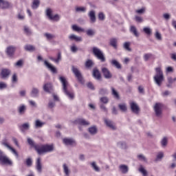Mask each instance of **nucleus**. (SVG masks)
Returning a JSON list of instances; mask_svg holds the SVG:
<instances>
[{"label":"nucleus","instance_id":"f257e3e1","mask_svg":"<svg viewBox=\"0 0 176 176\" xmlns=\"http://www.w3.org/2000/svg\"><path fill=\"white\" fill-rule=\"evenodd\" d=\"M59 80L62 83L63 93L69 100H74V98H75V94H74L72 87H71V85L68 81H67V79L63 76H60Z\"/></svg>","mask_w":176,"mask_h":176},{"label":"nucleus","instance_id":"f03ea898","mask_svg":"<svg viewBox=\"0 0 176 176\" xmlns=\"http://www.w3.org/2000/svg\"><path fill=\"white\" fill-rule=\"evenodd\" d=\"M34 149L38 155H43V153L53 152L54 146L53 144H36Z\"/></svg>","mask_w":176,"mask_h":176},{"label":"nucleus","instance_id":"7ed1b4c3","mask_svg":"<svg viewBox=\"0 0 176 176\" xmlns=\"http://www.w3.org/2000/svg\"><path fill=\"white\" fill-rule=\"evenodd\" d=\"M164 80V76L163 74V71L160 67L155 68V75L154 76V82L157 85V86H162Z\"/></svg>","mask_w":176,"mask_h":176},{"label":"nucleus","instance_id":"20e7f679","mask_svg":"<svg viewBox=\"0 0 176 176\" xmlns=\"http://www.w3.org/2000/svg\"><path fill=\"white\" fill-rule=\"evenodd\" d=\"M92 52L94 54L95 57L100 60L101 63H105V56L104 52L97 47H94L92 48Z\"/></svg>","mask_w":176,"mask_h":176},{"label":"nucleus","instance_id":"39448f33","mask_svg":"<svg viewBox=\"0 0 176 176\" xmlns=\"http://www.w3.org/2000/svg\"><path fill=\"white\" fill-rule=\"evenodd\" d=\"M163 104L156 103L154 106V111L157 118H162L163 116Z\"/></svg>","mask_w":176,"mask_h":176},{"label":"nucleus","instance_id":"423d86ee","mask_svg":"<svg viewBox=\"0 0 176 176\" xmlns=\"http://www.w3.org/2000/svg\"><path fill=\"white\" fill-rule=\"evenodd\" d=\"M0 163L1 164H8L9 166H12V161L8 158L6 155L0 150Z\"/></svg>","mask_w":176,"mask_h":176},{"label":"nucleus","instance_id":"0eeeda50","mask_svg":"<svg viewBox=\"0 0 176 176\" xmlns=\"http://www.w3.org/2000/svg\"><path fill=\"white\" fill-rule=\"evenodd\" d=\"M72 71L73 74H74L76 78H77L78 80L80 82V83H83V77H82V74L78 69V68L75 67L74 66H72Z\"/></svg>","mask_w":176,"mask_h":176},{"label":"nucleus","instance_id":"6e6552de","mask_svg":"<svg viewBox=\"0 0 176 176\" xmlns=\"http://www.w3.org/2000/svg\"><path fill=\"white\" fill-rule=\"evenodd\" d=\"M16 52L15 47H13L12 45L8 46L6 50V53L10 58H13L14 56V52Z\"/></svg>","mask_w":176,"mask_h":176},{"label":"nucleus","instance_id":"1a4fd4ad","mask_svg":"<svg viewBox=\"0 0 176 176\" xmlns=\"http://www.w3.org/2000/svg\"><path fill=\"white\" fill-rule=\"evenodd\" d=\"M30 122H25L19 126V129L21 133H25L27 131L30 130Z\"/></svg>","mask_w":176,"mask_h":176},{"label":"nucleus","instance_id":"9d476101","mask_svg":"<svg viewBox=\"0 0 176 176\" xmlns=\"http://www.w3.org/2000/svg\"><path fill=\"white\" fill-rule=\"evenodd\" d=\"M130 107L133 113L138 114L140 113V107H138V104H137V103L131 102L130 103Z\"/></svg>","mask_w":176,"mask_h":176},{"label":"nucleus","instance_id":"9b49d317","mask_svg":"<svg viewBox=\"0 0 176 176\" xmlns=\"http://www.w3.org/2000/svg\"><path fill=\"white\" fill-rule=\"evenodd\" d=\"M3 145L4 146H6V148H8V149H9V151H10L12 152V153H13V155H16V157H19V153H17L16 149H14L13 147H12L10 145H9V144H8V142H3Z\"/></svg>","mask_w":176,"mask_h":176},{"label":"nucleus","instance_id":"f8f14e48","mask_svg":"<svg viewBox=\"0 0 176 176\" xmlns=\"http://www.w3.org/2000/svg\"><path fill=\"white\" fill-rule=\"evenodd\" d=\"M102 72L106 79H111L112 78L111 72L107 67L102 68Z\"/></svg>","mask_w":176,"mask_h":176},{"label":"nucleus","instance_id":"ddd939ff","mask_svg":"<svg viewBox=\"0 0 176 176\" xmlns=\"http://www.w3.org/2000/svg\"><path fill=\"white\" fill-rule=\"evenodd\" d=\"M19 115H24L27 111V106L25 104H20L17 108Z\"/></svg>","mask_w":176,"mask_h":176},{"label":"nucleus","instance_id":"4468645a","mask_svg":"<svg viewBox=\"0 0 176 176\" xmlns=\"http://www.w3.org/2000/svg\"><path fill=\"white\" fill-rule=\"evenodd\" d=\"M44 64L45 67H47V68H48V69L51 71V72H53V74H57V69H56V67H53V65L49 63L47 60H45Z\"/></svg>","mask_w":176,"mask_h":176},{"label":"nucleus","instance_id":"2eb2a0df","mask_svg":"<svg viewBox=\"0 0 176 176\" xmlns=\"http://www.w3.org/2000/svg\"><path fill=\"white\" fill-rule=\"evenodd\" d=\"M76 122L77 123V124H80V126H89L90 125V122H89V121L83 119V118H80V119H77L76 120Z\"/></svg>","mask_w":176,"mask_h":176},{"label":"nucleus","instance_id":"dca6fc26","mask_svg":"<svg viewBox=\"0 0 176 176\" xmlns=\"http://www.w3.org/2000/svg\"><path fill=\"white\" fill-rule=\"evenodd\" d=\"M88 16L89 17L91 23H95L96 21V11L94 10H91L88 13Z\"/></svg>","mask_w":176,"mask_h":176},{"label":"nucleus","instance_id":"f3484780","mask_svg":"<svg viewBox=\"0 0 176 176\" xmlns=\"http://www.w3.org/2000/svg\"><path fill=\"white\" fill-rule=\"evenodd\" d=\"M1 75L3 79L9 78V76L10 75V70H9V69H3L1 70Z\"/></svg>","mask_w":176,"mask_h":176},{"label":"nucleus","instance_id":"a211bd4d","mask_svg":"<svg viewBox=\"0 0 176 176\" xmlns=\"http://www.w3.org/2000/svg\"><path fill=\"white\" fill-rule=\"evenodd\" d=\"M43 90L46 93H52L53 91V85L51 83H46L43 85Z\"/></svg>","mask_w":176,"mask_h":176},{"label":"nucleus","instance_id":"6ab92c4d","mask_svg":"<svg viewBox=\"0 0 176 176\" xmlns=\"http://www.w3.org/2000/svg\"><path fill=\"white\" fill-rule=\"evenodd\" d=\"M30 96L34 98L39 97V89H38V88L33 87L30 92Z\"/></svg>","mask_w":176,"mask_h":176},{"label":"nucleus","instance_id":"aec40b11","mask_svg":"<svg viewBox=\"0 0 176 176\" xmlns=\"http://www.w3.org/2000/svg\"><path fill=\"white\" fill-rule=\"evenodd\" d=\"M50 60L54 61V63H55L56 64H58V63H60V61H61L62 60L61 52L58 53L56 58L51 56L50 57Z\"/></svg>","mask_w":176,"mask_h":176},{"label":"nucleus","instance_id":"412c9836","mask_svg":"<svg viewBox=\"0 0 176 176\" xmlns=\"http://www.w3.org/2000/svg\"><path fill=\"white\" fill-rule=\"evenodd\" d=\"M63 141L65 145H75V140L72 138H64Z\"/></svg>","mask_w":176,"mask_h":176},{"label":"nucleus","instance_id":"4be33fe9","mask_svg":"<svg viewBox=\"0 0 176 176\" xmlns=\"http://www.w3.org/2000/svg\"><path fill=\"white\" fill-rule=\"evenodd\" d=\"M45 123L43 122H41L40 120H36L34 122V128L36 129H42L43 126H45Z\"/></svg>","mask_w":176,"mask_h":176},{"label":"nucleus","instance_id":"5701e85b","mask_svg":"<svg viewBox=\"0 0 176 176\" xmlns=\"http://www.w3.org/2000/svg\"><path fill=\"white\" fill-rule=\"evenodd\" d=\"M93 76L95 79H97V80H100V79H101V74L100 73V71L97 69H94Z\"/></svg>","mask_w":176,"mask_h":176},{"label":"nucleus","instance_id":"b1692460","mask_svg":"<svg viewBox=\"0 0 176 176\" xmlns=\"http://www.w3.org/2000/svg\"><path fill=\"white\" fill-rule=\"evenodd\" d=\"M36 169L38 173H42V164L41 163V159L38 158L36 162Z\"/></svg>","mask_w":176,"mask_h":176},{"label":"nucleus","instance_id":"393cba45","mask_svg":"<svg viewBox=\"0 0 176 176\" xmlns=\"http://www.w3.org/2000/svg\"><path fill=\"white\" fill-rule=\"evenodd\" d=\"M69 39H70V41H75L76 42H82V37L77 36L75 34H71L69 36Z\"/></svg>","mask_w":176,"mask_h":176},{"label":"nucleus","instance_id":"a878e982","mask_svg":"<svg viewBox=\"0 0 176 176\" xmlns=\"http://www.w3.org/2000/svg\"><path fill=\"white\" fill-rule=\"evenodd\" d=\"M0 8L1 9H8V8H9V3L8 1H5L4 0H1L0 3Z\"/></svg>","mask_w":176,"mask_h":176},{"label":"nucleus","instance_id":"bb28decb","mask_svg":"<svg viewBox=\"0 0 176 176\" xmlns=\"http://www.w3.org/2000/svg\"><path fill=\"white\" fill-rule=\"evenodd\" d=\"M120 170L122 171V174H126L129 172V167L126 165H120Z\"/></svg>","mask_w":176,"mask_h":176},{"label":"nucleus","instance_id":"cd10ccee","mask_svg":"<svg viewBox=\"0 0 176 176\" xmlns=\"http://www.w3.org/2000/svg\"><path fill=\"white\" fill-rule=\"evenodd\" d=\"M104 123L107 126H108V127H110V129L115 130V126H113V123L112 122V121L106 119L104 120Z\"/></svg>","mask_w":176,"mask_h":176},{"label":"nucleus","instance_id":"c85d7f7f","mask_svg":"<svg viewBox=\"0 0 176 176\" xmlns=\"http://www.w3.org/2000/svg\"><path fill=\"white\" fill-rule=\"evenodd\" d=\"M118 108L122 111V112H126L127 111V105L126 103H122L118 104Z\"/></svg>","mask_w":176,"mask_h":176},{"label":"nucleus","instance_id":"c756f323","mask_svg":"<svg viewBox=\"0 0 176 176\" xmlns=\"http://www.w3.org/2000/svg\"><path fill=\"white\" fill-rule=\"evenodd\" d=\"M117 43H118V38H111L110 39V45L115 49H116V47H118Z\"/></svg>","mask_w":176,"mask_h":176},{"label":"nucleus","instance_id":"7c9ffc66","mask_svg":"<svg viewBox=\"0 0 176 176\" xmlns=\"http://www.w3.org/2000/svg\"><path fill=\"white\" fill-rule=\"evenodd\" d=\"M137 157H138V160H140V162H144V163L148 162V160L146 159V157H145L142 154L138 155Z\"/></svg>","mask_w":176,"mask_h":176},{"label":"nucleus","instance_id":"2f4dec72","mask_svg":"<svg viewBox=\"0 0 176 176\" xmlns=\"http://www.w3.org/2000/svg\"><path fill=\"white\" fill-rule=\"evenodd\" d=\"M164 157V153L163 151H160L157 154L155 162H159V160H162Z\"/></svg>","mask_w":176,"mask_h":176},{"label":"nucleus","instance_id":"473e14b6","mask_svg":"<svg viewBox=\"0 0 176 176\" xmlns=\"http://www.w3.org/2000/svg\"><path fill=\"white\" fill-rule=\"evenodd\" d=\"M41 3V1L39 0H34L32 5V9H38L39 8V4Z\"/></svg>","mask_w":176,"mask_h":176},{"label":"nucleus","instance_id":"72a5a7b5","mask_svg":"<svg viewBox=\"0 0 176 176\" xmlns=\"http://www.w3.org/2000/svg\"><path fill=\"white\" fill-rule=\"evenodd\" d=\"M89 132L92 135H94L95 134H97V127H96V126L89 127Z\"/></svg>","mask_w":176,"mask_h":176},{"label":"nucleus","instance_id":"f704fd0d","mask_svg":"<svg viewBox=\"0 0 176 176\" xmlns=\"http://www.w3.org/2000/svg\"><path fill=\"white\" fill-rule=\"evenodd\" d=\"M131 32H132V34L136 36L137 37L140 36V34H138V32L137 31V28H135V26H131Z\"/></svg>","mask_w":176,"mask_h":176},{"label":"nucleus","instance_id":"c9c22d12","mask_svg":"<svg viewBox=\"0 0 176 176\" xmlns=\"http://www.w3.org/2000/svg\"><path fill=\"white\" fill-rule=\"evenodd\" d=\"M111 64H112V65H114V67H116L118 68V69H120V68H122L120 63H119V62H118V60H112Z\"/></svg>","mask_w":176,"mask_h":176},{"label":"nucleus","instance_id":"e433bc0d","mask_svg":"<svg viewBox=\"0 0 176 176\" xmlns=\"http://www.w3.org/2000/svg\"><path fill=\"white\" fill-rule=\"evenodd\" d=\"M25 50H27L28 52H34L35 50V47L31 45H26L25 46Z\"/></svg>","mask_w":176,"mask_h":176},{"label":"nucleus","instance_id":"4c0bfd02","mask_svg":"<svg viewBox=\"0 0 176 176\" xmlns=\"http://www.w3.org/2000/svg\"><path fill=\"white\" fill-rule=\"evenodd\" d=\"M139 171H140V173H142L143 176H147L148 175V172L146 171V170H145V168H144V166H142V165H140V168H139Z\"/></svg>","mask_w":176,"mask_h":176},{"label":"nucleus","instance_id":"58836bf2","mask_svg":"<svg viewBox=\"0 0 176 176\" xmlns=\"http://www.w3.org/2000/svg\"><path fill=\"white\" fill-rule=\"evenodd\" d=\"M124 49L127 50V52H131V48H130V42H125L123 45Z\"/></svg>","mask_w":176,"mask_h":176},{"label":"nucleus","instance_id":"ea45409f","mask_svg":"<svg viewBox=\"0 0 176 176\" xmlns=\"http://www.w3.org/2000/svg\"><path fill=\"white\" fill-rule=\"evenodd\" d=\"M118 146L119 148H121L122 149H126V148L127 147L126 142H119L118 143Z\"/></svg>","mask_w":176,"mask_h":176},{"label":"nucleus","instance_id":"a19ab883","mask_svg":"<svg viewBox=\"0 0 176 176\" xmlns=\"http://www.w3.org/2000/svg\"><path fill=\"white\" fill-rule=\"evenodd\" d=\"M72 30H73V31H76L77 32H80V31H81V32L84 31L83 29H82L81 28L78 27L76 25H72Z\"/></svg>","mask_w":176,"mask_h":176},{"label":"nucleus","instance_id":"79ce46f5","mask_svg":"<svg viewBox=\"0 0 176 176\" xmlns=\"http://www.w3.org/2000/svg\"><path fill=\"white\" fill-rule=\"evenodd\" d=\"M63 170L66 176H69V169L65 164H63Z\"/></svg>","mask_w":176,"mask_h":176},{"label":"nucleus","instance_id":"37998d69","mask_svg":"<svg viewBox=\"0 0 176 176\" xmlns=\"http://www.w3.org/2000/svg\"><path fill=\"white\" fill-rule=\"evenodd\" d=\"M99 94H101L102 96H104V94H108V89H107V88H101L99 90Z\"/></svg>","mask_w":176,"mask_h":176},{"label":"nucleus","instance_id":"c03bdc74","mask_svg":"<svg viewBox=\"0 0 176 176\" xmlns=\"http://www.w3.org/2000/svg\"><path fill=\"white\" fill-rule=\"evenodd\" d=\"M111 91L113 97H115V98L119 99V94L118 93V91H116V90H115V88L111 87Z\"/></svg>","mask_w":176,"mask_h":176},{"label":"nucleus","instance_id":"a18cd8bd","mask_svg":"<svg viewBox=\"0 0 176 176\" xmlns=\"http://www.w3.org/2000/svg\"><path fill=\"white\" fill-rule=\"evenodd\" d=\"M98 17L100 21H104V20H105V14H104V12H99Z\"/></svg>","mask_w":176,"mask_h":176},{"label":"nucleus","instance_id":"49530a36","mask_svg":"<svg viewBox=\"0 0 176 176\" xmlns=\"http://www.w3.org/2000/svg\"><path fill=\"white\" fill-rule=\"evenodd\" d=\"M95 34L96 31H94V30L89 29L87 30V35H88V36H93Z\"/></svg>","mask_w":176,"mask_h":176},{"label":"nucleus","instance_id":"de8ad7c7","mask_svg":"<svg viewBox=\"0 0 176 176\" xmlns=\"http://www.w3.org/2000/svg\"><path fill=\"white\" fill-rule=\"evenodd\" d=\"M143 31L145 34H146V35H151V34H152L151 28H144Z\"/></svg>","mask_w":176,"mask_h":176},{"label":"nucleus","instance_id":"09e8293b","mask_svg":"<svg viewBox=\"0 0 176 176\" xmlns=\"http://www.w3.org/2000/svg\"><path fill=\"white\" fill-rule=\"evenodd\" d=\"M100 101L102 104H107V102H109V99H108V98L104 96V97L100 98Z\"/></svg>","mask_w":176,"mask_h":176},{"label":"nucleus","instance_id":"8fccbe9b","mask_svg":"<svg viewBox=\"0 0 176 176\" xmlns=\"http://www.w3.org/2000/svg\"><path fill=\"white\" fill-rule=\"evenodd\" d=\"M87 9L85 7H78L76 8V12H82V13H85Z\"/></svg>","mask_w":176,"mask_h":176},{"label":"nucleus","instance_id":"3c124183","mask_svg":"<svg viewBox=\"0 0 176 176\" xmlns=\"http://www.w3.org/2000/svg\"><path fill=\"white\" fill-rule=\"evenodd\" d=\"M85 67L87 68H90V67H93V60H88L85 63Z\"/></svg>","mask_w":176,"mask_h":176},{"label":"nucleus","instance_id":"603ef678","mask_svg":"<svg viewBox=\"0 0 176 176\" xmlns=\"http://www.w3.org/2000/svg\"><path fill=\"white\" fill-rule=\"evenodd\" d=\"M23 60H19L14 64V66L17 67L18 68H21V67H23Z\"/></svg>","mask_w":176,"mask_h":176},{"label":"nucleus","instance_id":"864d4df0","mask_svg":"<svg viewBox=\"0 0 176 176\" xmlns=\"http://www.w3.org/2000/svg\"><path fill=\"white\" fill-rule=\"evenodd\" d=\"M91 167L94 168V170H95V171H97V172L100 171V168H98V167L97 166V164H96V162H91Z\"/></svg>","mask_w":176,"mask_h":176},{"label":"nucleus","instance_id":"5fc2aeb1","mask_svg":"<svg viewBox=\"0 0 176 176\" xmlns=\"http://www.w3.org/2000/svg\"><path fill=\"white\" fill-rule=\"evenodd\" d=\"M167 138H163V139L161 141V145L162 146L164 147V146H167Z\"/></svg>","mask_w":176,"mask_h":176},{"label":"nucleus","instance_id":"6e6d98bb","mask_svg":"<svg viewBox=\"0 0 176 176\" xmlns=\"http://www.w3.org/2000/svg\"><path fill=\"white\" fill-rule=\"evenodd\" d=\"M151 57H152V54L151 53L145 54L144 55V61H148V60H149L151 58Z\"/></svg>","mask_w":176,"mask_h":176},{"label":"nucleus","instance_id":"4d7b16f0","mask_svg":"<svg viewBox=\"0 0 176 176\" xmlns=\"http://www.w3.org/2000/svg\"><path fill=\"white\" fill-rule=\"evenodd\" d=\"M46 15L48 16L50 20V19H52V17L53 16L52 14V9H50V8L47 9V10H46Z\"/></svg>","mask_w":176,"mask_h":176},{"label":"nucleus","instance_id":"13d9d810","mask_svg":"<svg viewBox=\"0 0 176 176\" xmlns=\"http://www.w3.org/2000/svg\"><path fill=\"white\" fill-rule=\"evenodd\" d=\"M45 36L47 38L48 40H52L53 38H54V35L49 33H45Z\"/></svg>","mask_w":176,"mask_h":176},{"label":"nucleus","instance_id":"bf43d9fd","mask_svg":"<svg viewBox=\"0 0 176 176\" xmlns=\"http://www.w3.org/2000/svg\"><path fill=\"white\" fill-rule=\"evenodd\" d=\"M8 87V85L3 82H0V90H3Z\"/></svg>","mask_w":176,"mask_h":176},{"label":"nucleus","instance_id":"052dcab7","mask_svg":"<svg viewBox=\"0 0 176 176\" xmlns=\"http://www.w3.org/2000/svg\"><path fill=\"white\" fill-rule=\"evenodd\" d=\"M50 20H54V21H58L60 20V16L58 14H55L50 18Z\"/></svg>","mask_w":176,"mask_h":176},{"label":"nucleus","instance_id":"680f3d73","mask_svg":"<svg viewBox=\"0 0 176 176\" xmlns=\"http://www.w3.org/2000/svg\"><path fill=\"white\" fill-rule=\"evenodd\" d=\"M155 36L157 41H162V34H160L159 32H156Z\"/></svg>","mask_w":176,"mask_h":176},{"label":"nucleus","instance_id":"e2e57ef3","mask_svg":"<svg viewBox=\"0 0 176 176\" xmlns=\"http://www.w3.org/2000/svg\"><path fill=\"white\" fill-rule=\"evenodd\" d=\"M17 74H14L12 77V83H17Z\"/></svg>","mask_w":176,"mask_h":176},{"label":"nucleus","instance_id":"0e129e2a","mask_svg":"<svg viewBox=\"0 0 176 176\" xmlns=\"http://www.w3.org/2000/svg\"><path fill=\"white\" fill-rule=\"evenodd\" d=\"M28 142L29 145H30V146H34V148H35L36 144L34 143V140H32V139L28 138Z\"/></svg>","mask_w":176,"mask_h":176},{"label":"nucleus","instance_id":"69168bd1","mask_svg":"<svg viewBox=\"0 0 176 176\" xmlns=\"http://www.w3.org/2000/svg\"><path fill=\"white\" fill-rule=\"evenodd\" d=\"M54 107H56V102L53 101H50L48 103V108H50V109H53Z\"/></svg>","mask_w":176,"mask_h":176},{"label":"nucleus","instance_id":"338daca9","mask_svg":"<svg viewBox=\"0 0 176 176\" xmlns=\"http://www.w3.org/2000/svg\"><path fill=\"white\" fill-rule=\"evenodd\" d=\"M135 12L138 13V14H144V13H145V8L137 10Z\"/></svg>","mask_w":176,"mask_h":176},{"label":"nucleus","instance_id":"774afa93","mask_svg":"<svg viewBox=\"0 0 176 176\" xmlns=\"http://www.w3.org/2000/svg\"><path fill=\"white\" fill-rule=\"evenodd\" d=\"M24 32L27 35H31V30L27 26L24 27Z\"/></svg>","mask_w":176,"mask_h":176}]
</instances>
